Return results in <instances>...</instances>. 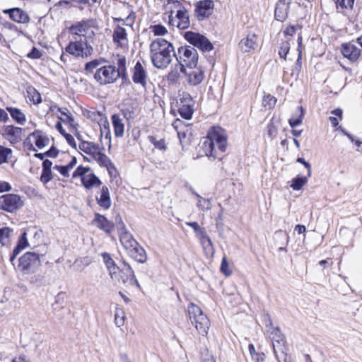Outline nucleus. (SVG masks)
<instances>
[{"mask_svg":"<svg viewBox=\"0 0 362 362\" xmlns=\"http://www.w3.org/2000/svg\"><path fill=\"white\" fill-rule=\"evenodd\" d=\"M174 47L163 38H157L150 45L151 59L153 65L159 69H164L172 62Z\"/></svg>","mask_w":362,"mask_h":362,"instance_id":"obj_1","label":"nucleus"},{"mask_svg":"<svg viewBox=\"0 0 362 362\" xmlns=\"http://www.w3.org/2000/svg\"><path fill=\"white\" fill-rule=\"evenodd\" d=\"M43 254L37 252H27L18 259L16 270L23 274H35L41 266L40 257Z\"/></svg>","mask_w":362,"mask_h":362,"instance_id":"obj_2","label":"nucleus"},{"mask_svg":"<svg viewBox=\"0 0 362 362\" xmlns=\"http://www.w3.org/2000/svg\"><path fill=\"white\" fill-rule=\"evenodd\" d=\"M189 317L192 323L195 324L196 329L203 336L208 334L210 322L207 316L204 314L202 309L193 303H189L187 308Z\"/></svg>","mask_w":362,"mask_h":362,"instance_id":"obj_3","label":"nucleus"},{"mask_svg":"<svg viewBox=\"0 0 362 362\" xmlns=\"http://www.w3.org/2000/svg\"><path fill=\"white\" fill-rule=\"evenodd\" d=\"M178 64H182L186 69L196 68L198 64L199 54L197 49L190 45L180 46L177 52H174Z\"/></svg>","mask_w":362,"mask_h":362,"instance_id":"obj_4","label":"nucleus"},{"mask_svg":"<svg viewBox=\"0 0 362 362\" xmlns=\"http://www.w3.org/2000/svg\"><path fill=\"white\" fill-rule=\"evenodd\" d=\"M221 130V128L216 129L215 127H212L208 133L207 140L204 142L206 154L209 157L216 158V145L226 141V137L219 132Z\"/></svg>","mask_w":362,"mask_h":362,"instance_id":"obj_5","label":"nucleus"},{"mask_svg":"<svg viewBox=\"0 0 362 362\" xmlns=\"http://www.w3.org/2000/svg\"><path fill=\"white\" fill-rule=\"evenodd\" d=\"M185 39L194 48L197 47L203 52H210L214 49L213 44L203 35L193 31L184 33Z\"/></svg>","mask_w":362,"mask_h":362,"instance_id":"obj_6","label":"nucleus"},{"mask_svg":"<svg viewBox=\"0 0 362 362\" xmlns=\"http://www.w3.org/2000/svg\"><path fill=\"white\" fill-rule=\"evenodd\" d=\"M65 49L69 54L82 58H87L91 56L93 52V47L88 45L86 40L70 42Z\"/></svg>","mask_w":362,"mask_h":362,"instance_id":"obj_7","label":"nucleus"},{"mask_svg":"<svg viewBox=\"0 0 362 362\" xmlns=\"http://www.w3.org/2000/svg\"><path fill=\"white\" fill-rule=\"evenodd\" d=\"M94 78L100 85H106L115 82L119 78V75L116 74V66L108 65L98 69L94 74Z\"/></svg>","mask_w":362,"mask_h":362,"instance_id":"obj_8","label":"nucleus"},{"mask_svg":"<svg viewBox=\"0 0 362 362\" xmlns=\"http://www.w3.org/2000/svg\"><path fill=\"white\" fill-rule=\"evenodd\" d=\"M168 6H165V9L170 13L168 16L169 24L171 25H176L180 30H185L189 27L190 21L189 16L187 11L185 7L179 8L177 11L175 18H173V11L172 8L168 10Z\"/></svg>","mask_w":362,"mask_h":362,"instance_id":"obj_9","label":"nucleus"},{"mask_svg":"<svg viewBox=\"0 0 362 362\" xmlns=\"http://www.w3.org/2000/svg\"><path fill=\"white\" fill-rule=\"evenodd\" d=\"M214 9L213 0H200L194 4L195 17L199 21H202L212 15Z\"/></svg>","mask_w":362,"mask_h":362,"instance_id":"obj_10","label":"nucleus"},{"mask_svg":"<svg viewBox=\"0 0 362 362\" xmlns=\"http://www.w3.org/2000/svg\"><path fill=\"white\" fill-rule=\"evenodd\" d=\"M23 129L13 125L4 126L1 129L2 136L11 144H16L22 140Z\"/></svg>","mask_w":362,"mask_h":362,"instance_id":"obj_11","label":"nucleus"},{"mask_svg":"<svg viewBox=\"0 0 362 362\" xmlns=\"http://www.w3.org/2000/svg\"><path fill=\"white\" fill-rule=\"evenodd\" d=\"M3 13L8 14L11 20L18 23L27 24L30 21L28 13L18 7L4 9Z\"/></svg>","mask_w":362,"mask_h":362,"instance_id":"obj_12","label":"nucleus"},{"mask_svg":"<svg viewBox=\"0 0 362 362\" xmlns=\"http://www.w3.org/2000/svg\"><path fill=\"white\" fill-rule=\"evenodd\" d=\"M132 74V81L136 84H140L145 88L147 84L148 74L142 64L138 61L134 65Z\"/></svg>","mask_w":362,"mask_h":362,"instance_id":"obj_13","label":"nucleus"},{"mask_svg":"<svg viewBox=\"0 0 362 362\" xmlns=\"http://www.w3.org/2000/svg\"><path fill=\"white\" fill-rule=\"evenodd\" d=\"M257 35L254 33H249L238 44L239 49L243 52H250L258 47Z\"/></svg>","mask_w":362,"mask_h":362,"instance_id":"obj_14","label":"nucleus"},{"mask_svg":"<svg viewBox=\"0 0 362 362\" xmlns=\"http://www.w3.org/2000/svg\"><path fill=\"white\" fill-rule=\"evenodd\" d=\"M361 49L351 42L341 45V52L343 56L351 62H356L361 56Z\"/></svg>","mask_w":362,"mask_h":362,"instance_id":"obj_15","label":"nucleus"},{"mask_svg":"<svg viewBox=\"0 0 362 362\" xmlns=\"http://www.w3.org/2000/svg\"><path fill=\"white\" fill-rule=\"evenodd\" d=\"M192 98L188 95V98H181L178 112L180 115L185 119H190L194 112Z\"/></svg>","mask_w":362,"mask_h":362,"instance_id":"obj_16","label":"nucleus"},{"mask_svg":"<svg viewBox=\"0 0 362 362\" xmlns=\"http://www.w3.org/2000/svg\"><path fill=\"white\" fill-rule=\"evenodd\" d=\"M291 0H279L276 4L274 18L276 21L284 22L288 14Z\"/></svg>","mask_w":362,"mask_h":362,"instance_id":"obj_17","label":"nucleus"},{"mask_svg":"<svg viewBox=\"0 0 362 362\" xmlns=\"http://www.w3.org/2000/svg\"><path fill=\"white\" fill-rule=\"evenodd\" d=\"M127 253L139 263L143 264L147 260L146 252L138 242L127 250Z\"/></svg>","mask_w":362,"mask_h":362,"instance_id":"obj_18","label":"nucleus"},{"mask_svg":"<svg viewBox=\"0 0 362 362\" xmlns=\"http://www.w3.org/2000/svg\"><path fill=\"white\" fill-rule=\"evenodd\" d=\"M93 224L107 234H110L114 228V223L107 220L105 216L100 215L98 213L95 214Z\"/></svg>","mask_w":362,"mask_h":362,"instance_id":"obj_19","label":"nucleus"},{"mask_svg":"<svg viewBox=\"0 0 362 362\" xmlns=\"http://www.w3.org/2000/svg\"><path fill=\"white\" fill-rule=\"evenodd\" d=\"M195 69L187 72L185 75L187 78V82L192 86H197L200 84L204 79V71L201 67H196Z\"/></svg>","mask_w":362,"mask_h":362,"instance_id":"obj_20","label":"nucleus"},{"mask_svg":"<svg viewBox=\"0 0 362 362\" xmlns=\"http://www.w3.org/2000/svg\"><path fill=\"white\" fill-rule=\"evenodd\" d=\"M186 74V69L182 64H176L171 69V71L167 74V81L172 84H176L178 83L180 78V74Z\"/></svg>","mask_w":362,"mask_h":362,"instance_id":"obj_21","label":"nucleus"},{"mask_svg":"<svg viewBox=\"0 0 362 362\" xmlns=\"http://www.w3.org/2000/svg\"><path fill=\"white\" fill-rule=\"evenodd\" d=\"M93 158L100 166L105 167L110 175L112 173V170L116 171L115 165L105 153L98 151Z\"/></svg>","mask_w":362,"mask_h":362,"instance_id":"obj_22","label":"nucleus"},{"mask_svg":"<svg viewBox=\"0 0 362 362\" xmlns=\"http://www.w3.org/2000/svg\"><path fill=\"white\" fill-rule=\"evenodd\" d=\"M30 136H33V138H34L35 144L39 148H42L49 144V139L41 130L34 131L30 134Z\"/></svg>","mask_w":362,"mask_h":362,"instance_id":"obj_23","label":"nucleus"},{"mask_svg":"<svg viewBox=\"0 0 362 362\" xmlns=\"http://www.w3.org/2000/svg\"><path fill=\"white\" fill-rule=\"evenodd\" d=\"M123 117L127 122H131L136 117V107L134 103L124 104L120 109Z\"/></svg>","mask_w":362,"mask_h":362,"instance_id":"obj_24","label":"nucleus"},{"mask_svg":"<svg viewBox=\"0 0 362 362\" xmlns=\"http://www.w3.org/2000/svg\"><path fill=\"white\" fill-rule=\"evenodd\" d=\"M118 270L122 273L121 280L125 285L135 275L132 267L124 260L122 261V266L119 267Z\"/></svg>","mask_w":362,"mask_h":362,"instance_id":"obj_25","label":"nucleus"},{"mask_svg":"<svg viewBox=\"0 0 362 362\" xmlns=\"http://www.w3.org/2000/svg\"><path fill=\"white\" fill-rule=\"evenodd\" d=\"M90 20H83L81 21L76 22L74 24H72L69 30L74 35H79L81 33L87 32L90 28Z\"/></svg>","mask_w":362,"mask_h":362,"instance_id":"obj_26","label":"nucleus"},{"mask_svg":"<svg viewBox=\"0 0 362 362\" xmlns=\"http://www.w3.org/2000/svg\"><path fill=\"white\" fill-rule=\"evenodd\" d=\"M111 120L114 129V134L116 137H122L124 132V124L122 119L117 114H114L111 117Z\"/></svg>","mask_w":362,"mask_h":362,"instance_id":"obj_27","label":"nucleus"},{"mask_svg":"<svg viewBox=\"0 0 362 362\" xmlns=\"http://www.w3.org/2000/svg\"><path fill=\"white\" fill-rule=\"evenodd\" d=\"M119 240L127 251L137 243L133 235L127 231V230L120 232Z\"/></svg>","mask_w":362,"mask_h":362,"instance_id":"obj_28","label":"nucleus"},{"mask_svg":"<svg viewBox=\"0 0 362 362\" xmlns=\"http://www.w3.org/2000/svg\"><path fill=\"white\" fill-rule=\"evenodd\" d=\"M6 110L10 113L12 119L18 124L24 125L26 122L25 114L18 108L7 107Z\"/></svg>","mask_w":362,"mask_h":362,"instance_id":"obj_29","label":"nucleus"},{"mask_svg":"<svg viewBox=\"0 0 362 362\" xmlns=\"http://www.w3.org/2000/svg\"><path fill=\"white\" fill-rule=\"evenodd\" d=\"M81 182L86 189L98 187L101 184V181L94 173L87 174L86 176L83 177Z\"/></svg>","mask_w":362,"mask_h":362,"instance_id":"obj_30","label":"nucleus"},{"mask_svg":"<svg viewBox=\"0 0 362 362\" xmlns=\"http://www.w3.org/2000/svg\"><path fill=\"white\" fill-rule=\"evenodd\" d=\"M79 149L87 154L95 156V153L100 149L99 145L91 141H82L79 144Z\"/></svg>","mask_w":362,"mask_h":362,"instance_id":"obj_31","label":"nucleus"},{"mask_svg":"<svg viewBox=\"0 0 362 362\" xmlns=\"http://www.w3.org/2000/svg\"><path fill=\"white\" fill-rule=\"evenodd\" d=\"M127 32L126 30L120 25H117L114 30L112 35L113 42L117 46H122L121 41L127 40Z\"/></svg>","mask_w":362,"mask_h":362,"instance_id":"obj_32","label":"nucleus"},{"mask_svg":"<svg viewBox=\"0 0 362 362\" xmlns=\"http://www.w3.org/2000/svg\"><path fill=\"white\" fill-rule=\"evenodd\" d=\"M305 115V110L302 106L298 107V112L293 114V116L288 119V124L292 127L300 125L303 122V118Z\"/></svg>","mask_w":362,"mask_h":362,"instance_id":"obj_33","label":"nucleus"},{"mask_svg":"<svg viewBox=\"0 0 362 362\" xmlns=\"http://www.w3.org/2000/svg\"><path fill=\"white\" fill-rule=\"evenodd\" d=\"M272 340H273V347L274 350V353L276 352V344L279 346H281L284 344V336L282 334L281 329L279 327H276L272 332Z\"/></svg>","mask_w":362,"mask_h":362,"instance_id":"obj_34","label":"nucleus"},{"mask_svg":"<svg viewBox=\"0 0 362 362\" xmlns=\"http://www.w3.org/2000/svg\"><path fill=\"white\" fill-rule=\"evenodd\" d=\"M274 239L276 245H287L289 237L286 231L279 230L274 233Z\"/></svg>","mask_w":362,"mask_h":362,"instance_id":"obj_35","label":"nucleus"},{"mask_svg":"<svg viewBox=\"0 0 362 362\" xmlns=\"http://www.w3.org/2000/svg\"><path fill=\"white\" fill-rule=\"evenodd\" d=\"M102 257L106 267L110 272H113L115 273L116 270L119 269V267L115 264L110 254L107 252H104L102 254Z\"/></svg>","mask_w":362,"mask_h":362,"instance_id":"obj_36","label":"nucleus"},{"mask_svg":"<svg viewBox=\"0 0 362 362\" xmlns=\"http://www.w3.org/2000/svg\"><path fill=\"white\" fill-rule=\"evenodd\" d=\"M28 246V241L27 238V233L24 232L19 237V239L17 242L16 247L13 249V251L19 254L23 250H24Z\"/></svg>","mask_w":362,"mask_h":362,"instance_id":"obj_37","label":"nucleus"},{"mask_svg":"<svg viewBox=\"0 0 362 362\" xmlns=\"http://www.w3.org/2000/svg\"><path fill=\"white\" fill-rule=\"evenodd\" d=\"M20 196L15 194H6L0 197V204H19Z\"/></svg>","mask_w":362,"mask_h":362,"instance_id":"obj_38","label":"nucleus"},{"mask_svg":"<svg viewBox=\"0 0 362 362\" xmlns=\"http://www.w3.org/2000/svg\"><path fill=\"white\" fill-rule=\"evenodd\" d=\"M148 140L151 142L156 148L165 151L167 150V146L164 139L157 140L154 136L150 135L148 136Z\"/></svg>","mask_w":362,"mask_h":362,"instance_id":"obj_39","label":"nucleus"},{"mask_svg":"<svg viewBox=\"0 0 362 362\" xmlns=\"http://www.w3.org/2000/svg\"><path fill=\"white\" fill-rule=\"evenodd\" d=\"M308 182V178L306 176H297L292 180V183L291 187L294 190L300 189L304 185Z\"/></svg>","mask_w":362,"mask_h":362,"instance_id":"obj_40","label":"nucleus"},{"mask_svg":"<svg viewBox=\"0 0 362 362\" xmlns=\"http://www.w3.org/2000/svg\"><path fill=\"white\" fill-rule=\"evenodd\" d=\"M106 60L103 58L93 59L85 64V71L87 73H91L95 69L100 66L103 62H105Z\"/></svg>","mask_w":362,"mask_h":362,"instance_id":"obj_41","label":"nucleus"},{"mask_svg":"<svg viewBox=\"0 0 362 362\" xmlns=\"http://www.w3.org/2000/svg\"><path fill=\"white\" fill-rule=\"evenodd\" d=\"M12 150L0 145V165L7 163L8 156L11 155Z\"/></svg>","mask_w":362,"mask_h":362,"instance_id":"obj_42","label":"nucleus"},{"mask_svg":"<svg viewBox=\"0 0 362 362\" xmlns=\"http://www.w3.org/2000/svg\"><path fill=\"white\" fill-rule=\"evenodd\" d=\"M29 282L35 286H41L45 283V276L40 274H34L30 277Z\"/></svg>","mask_w":362,"mask_h":362,"instance_id":"obj_43","label":"nucleus"},{"mask_svg":"<svg viewBox=\"0 0 362 362\" xmlns=\"http://www.w3.org/2000/svg\"><path fill=\"white\" fill-rule=\"evenodd\" d=\"M290 50V43L288 40L284 41L281 42L279 49V55L281 58L284 59H286V55Z\"/></svg>","mask_w":362,"mask_h":362,"instance_id":"obj_44","label":"nucleus"},{"mask_svg":"<svg viewBox=\"0 0 362 362\" xmlns=\"http://www.w3.org/2000/svg\"><path fill=\"white\" fill-rule=\"evenodd\" d=\"M90 170V168L89 167H83V165H79L73 173L72 177L76 178L80 177L81 180L83 177L86 176L87 175L86 173L89 172Z\"/></svg>","mask_w":362,"mask_h":362,"instance_id":"obj_45","label":"nucleus"},{"mask_svg":"<svg viewBox=\"0 0 362 362\" xmlns=\"http://www.w3.org/2000/svg\"><path fill=\"white\" fill-rule=\"evenodd\" d=\"M276 100H277L274 96L268 94L264 96L262 104L264 107L271 109L275 106Z\"/></svg>","mask_w":362,"mask_h":362,"instance_id":"obj_46","label":"nucleus"},{"mask_svg":"<svg viewBox=\"0 0 362 362\" xmlns=\"http://www.w3.org/2000/svg\"><path fill=\"white\" fill-rule=\"evenodd\" d=\"M98 200V204H105V202H110V193L107 186L102 187L100 197Z\"/></svg>","mask_w":362,"mask_h":362,"instance_id":"obj_47","label":"nucleus"},{"mask_svg":"<svg viewBox=\"0 0 362 362\" xmlns=\"http://www.w3.org/2000/svg\"><path fill=\"white\" fill-rule=\"evenodd\" d=\"M13 232V229L9 227H4L0 228V243L2 246L6 245V243L4 242V240L6 238H8L11 235V233Z\"/></svg>","mask_w":362,"mask_h":362,"instance_id":"obj_48","label":"nucleus"},{"mask_svg":"<svg viewBox=\"0 0 362 362\" xmlns=\"http://www.w3.org/2000/svg\"><path fill=\"white\" fill-rule=\"evenodd\" d=\"M28 93L30 95V100L33 102L34 104H39L42 101L41 95L35 88H32L28 90Z\"/></svg>","mask_w":362,"mask_h":362,"instance_id":"obj_49","label":"nucleus"},{"mask_svg":"<svg viewBox=\"0 0 362 362\" xmlns=\"http://www.w3.org/2000/svg\"><path fill=\"white\" fill-rule=\"evenodd\" d=\"M135 14L134 13H130L125 19L122 18H112L114 22H123L124 25H132L134 21Z\"/></svg>","mask_w":362,"mask_h":362,"instance_id":"obj_50","label":"nucleus"},{"mask_svg":"<svg viewBox=\"0 0 362 362\" xmlns=\"http://www.w3.org/2000/svg\"><path fill=\"white\" fill-rule=\"evenodd\" d=\"M200 242L204 250H208L209 252H211L212 253L214 252L213 243L208 235H206V239L202 238V240H200Z\"/></svg>","mask_w":362,"mask_h":362,"instance_id":"obj_51","label":"nucleus"},{"mask_svg":"<svg viewBox=\"0 0 362 362\" xmlns=\"http://www.w3.org/2000/svg\"><path fill=\"white\" fill-rule=\"evenodd\" d=\"M52 179V170L49 169H42V173L40 175V180L44 184L48 183Z\"/></svg>","mask_w":362,"mask_h":362,"instance_id":"obj_52","label":"nucleus"},{"mask_svg":"<svg viewBox=\"0 0 362 362\" xmlns=\"http://www.w3.org/2000/svg\"><path fill=\"white\" fill-rule=\"evenodd\" d=\"M337 7L340 6L342 9L352 8L354 0H333Z\"/></svg>","mask_w":362,"mask_h":362,"instance_id":"obj_53","label":"nucleus"},{"mask_svg":"<svg viewBox=\"0 0 362 362\" xmlns=\"http://www.w3.org/2000/svg\"><path fill=\"white\" fill-rule=\"evenodd\" d=\"M220 271L222 274H223L226 276H230L231 274V271L229 269L228 262L225 256L222 259L221 267H220Z\"/></svg>","mask_w":362,"mask_h":362,"instance_id":"obj_54","label":"nucleus"},{"mask_svg":"<svg viewBox=\"0 0 362 362\" xmlns=\"http://www.w3.org/2000/svg\"><path fill=\"white\" fill-rule=\"evenodd\" d=\"M105 134V138L109 140V148L111 147V133L109 127V124L107 122V124H104L103 128L100 127V140L102 139L103 134Z\"/></svg>","mask_w":362,"mask_h":362,"instance_id":"obj_55","label":"nucleus"},{"mask_svg":"<svg viewBox=\"0 0 362 362\" xmlns=\"http://www.w3.org/2000/svg\"><path fill=\"white\" fill-rule=\"evenodd\" d=\"M127 60L124 56L118 55V59L117 60V68H116V71H121L123 70H127Z\"/></svg>","mask_w":362,"mask_h":362,"instance_id":"obj_56","label":"nucleus"},{"mask_svg":"<svg viewBox=\"0 0 362 362\" xmlns=\"http://www.w3.org/2000/svg\"><path fill=\"white\" fill-rule=\"evenodd\" d=\"M302 41H303V39H302V36L300 35L298 37V48H297V51H298V59H297V61H296V64L298 66H301V58H302Z\"/></svg>","mask_w":362,"mask_h":362,"instance_id":"obj_57","label":"nucleus"},{"mask_svg":"<svg viewBox=\"0 0 362 362\" xmlns=\"http://www.w3.org/2000/svg\"><path fill=\"white\" fill-rule=\"evenodd\" d=\"M54 169H56L57 170H58L59 172V173L64 177H69L70 175V174H69L70 169L69 168V167L66 165H55L54 166Z\"/></svg>","mask_w":362,"mask_h":362,"instance_id":"obj_58","label":"nucleus"},{"mask_svg":"<svg viewBox=\"0 0 362 362\" xmlns=\"http://www.w3.org/2000/svg\"><path fill=\"white\" fill-rule=\"evenodd\" d=\"M153 32L155 35H164L167 33L168 30L165 26L158 24L153 26Z\"/></svg>","mask_w":362,"mask_h":362,"instance_id":"obj_59","label":"nucleus"},{"mask_svg":"<svg viewBox=\"0 0 362 362\" xmlns=\"http://www.w3.org/2000/svg\"><path fill=\"white\" fill-rule=\"evenodd\" d=\"M31 137L30 136V134L24 139L23 141V147L30 151H36V148L34 147L32 141H31Z\"/></svg>","mask_w":362,"mask_h":362,"instance_id":"obj_60","label":"nucleus"},{"mask_svg":"<svg viewBox=\"0 0 362 362\" xmlns=\"http://www.w3.org/2000/svg\"><path fill=\"white\" fill-rule=\"evenodd\" d=\"M27 57L30 59H37L42 57V52L35 47H33L31 51L27 54Z\"/></svg>","mask_w":362,"mask_h":362,"instance_id":"obj_61","label":"nucleus"},{"mask_svg":"<svg viewBox=\"0 0 362 362\" xmlns=\"http://www.w3.org/2000/svg\"><path fill=\"white\" fill-rule=\"evenodd\" d=\"M21 205H0V209L13 213L17 211Z\"/></svg>","mask_w":362,"mask_h":362,"instance_id":"obj_62","label":"nucleus"},{"mask_svg":"<svg viewBox=\"0 0 362 362\" xmlns=\"http://www.w3.org/2000/svg\"><path fill=\"white\" fill-rule=\"evenodd\" d=\"M59 152V151L54 146H52L48 151L45 152V154L49 158H57Z\"/></svg>","mask_w":362,"mask_h":362,"instance_id":"obj_63","label":"nucleus"},{"mask_svg":"<svg viewBox=\"0 0 362 362\" xmlns=\"http://www.w3.org/2000/svg\"><path fill=\"white\" fill-rule=\"evenodd\" d=\"M202 362H216L214 357L206 350L205 353L202 352Z\"/></svg>","mask_w":362,"mask_h":362,"instance_id":"obj_64","label":"nucleus"}]
</instances>
